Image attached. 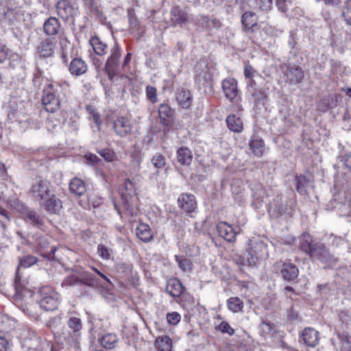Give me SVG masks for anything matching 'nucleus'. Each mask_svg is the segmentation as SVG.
<instances>
[{
    "instance_id": "nucleus-46",
    "label": "nucleus",
    "mask_w": 351,
    "mask_h": 351,
    "mask_svg": "<svg viewBox=\"0 0 351 351\" xmlns=\"http://www.w3.org/2000/svg\"><path fill=\"white\" fill-rule=\"evenodd\" d=\"M337 339L341 344V351H351V337L344 333H338Z\"/></svg>"
},
{
    "instance_id": "nucleus-7",
    "label": "nucleus",
    "mask_w": 351,
    "mask_h": 351,
    "mask_svg": "<svg viewBox=\"0 0 351 351\" xmlns=\"http://www.w3.org/2000/svg\"><path fill=\"white\" fill-rule=\"evenodd\" d=\"M247 249V262L249 265H254L258 259L267 253V245L261 239L250 240Z\"/></svg>"
},
{
    "instance_id": "nucleus-25",
    "label": "nucleus",
    "mask_w": 351,
    "mask_h": 351,
    "mask_svg": "<svg viewBox=\"0 0 351 351\" xmlns=\"http://www.w3.org/2000/svg\"><path fill=\"white\" fill-rule=\"evenodd\" d=\"M43 32L47 36L58 35L61 31V24L59 20L54 17H49L43 24Z\"/></svg>"
},
{
    "instance_id": "nucleus-60",
    "label": "nucleus",
    "mask_w": 351,
    "mask_h": 351,
    "mask_svg": "<svg viewBox=\"0 0 351 351\" xmlns=\"http://www.w3.org/2000/svg\"><path fill=\"white\" fill-rule=\"evenodd\" d=\"M97 252L103 259L109 260L111 258V250L104 245H99Z\"/></svg>"
},
{
    "instance_id": "nucleus-20",
    "label": "nucleus",
    "mask_w": 351,
    "mask_h": 351,
    "mask_svg": "<svg viewBox=\"0 0 351 351\" xmlns=\"http://www.w3.org/2000/svg\"><path fill=\"white\" fill-rule=\"evenodd\" d=\"M195 23L207 30L219 29L221 26V23L219 19L216 18L209 19L204 15L197 16L195 19Z\"/></svg>"
},
{
    "instance_id": "nucleus-4",
    "label": "nucleus",
    "mask_w": 351,
    "mask_h": 351,
    "mask_svg": "<svg viewBox=\"0 0 351 351\" xmlns=\"http://www.w3.org/2000/svg\"><path fill=\"white\" fill-rule=\"evenodd\" d=\"M293 211L294 208L292 203L289 204L287 201L284 202L282 195L276 197L269 208L271 215L276 218L287 219L293 215Z\"/></svg>"
},
{
    "instance_id": "nucleus-31",
    "label": "nucleus",
    "mask_w": 351,
    "mask_h": 351,
    "mask_svg": "<svg viewBox=\"0 0 351 351\" xmlns=\"http://www.w3.org/2000/svg\"><path fill=\"white\" fill-rule=\"evenodd\" d=\"M187 21L186 13L178 6L172 8L171 10V23L173 26H182Z\"/></svg>"
},
{
    "instance_id": "nucleus-52",
    "label": "nucleus",
    "mask_w": 351,
    "mask_h": 351,
    "mask_svg": "<svg viewBox=\"0 0 351 351\" xmlns=\"http://www.w3.org/2000/svg\"><path fill=\"white\" fill-rule=\"evenodd\" d=\"M152 163L156 169H162L166 165V158L161 154L154 155L152 158Z\"/></svg>"
},
{
    "instance_id": "nucleus-33",
    "label": "nucleus",
    "mask_w": 351,
    "mask_h": 351,
    "mask_svg": "<svg viewBox=\"0 0 351 351\" xmlns=\"http://www.w3.org/2000/svg\"><path fill=\"white\" fill-rule=\"evenodd\" d=\"M81 283L83 285L90 288H96L99 285H103L100 279L97 278L95 274L88 271L80 273Z\"/></svg>"
},
{
    "instance_id": "nucleus-3",
    "label": "nucleus",
    "mask_w": 351,
    "mask_h": 351,
    "mask_svg": "<svg viewBox=\"0 0 351 351\" xmlns=\"http://www.w3.org/2000/svg\"><path fill=\"white\" fill-rule=\"evenodd\" d=\"M38 261V258L36 256L32 255L24 256L20 259V265L17 267L16 271V276L14 279V288L16 291L15 296L16 299H21L26 293H29V291L25 288L26 282L24 280L21 279V276L19 272V267L24 268L29 267L35 265Z\"/></svg>"
},
{
    "instance_id": "nucleus-11",
    "label": "nucleus",
    "mask_w": 351,
    "mask_h": 351,
    "mask_svg": "<svg viewBox=\"0 0 351 351\" xmlns=\"http://www.w3.org/2000/svg\"><path fill=\"white\" fill-rule=\"evenodd\" d=\"M42 103L45 109L49 112H55L60 108V99L52 92L50 87L43 90Z\"/></svg>"
},
{
    "instance_id": "nucleus-17",
    "label": "nucleus",
    "mask_w": 351,
    "mask_h": 351,
    "mask_svg": "<svg viewBox=\"0 0 351 351\" xmlns=\"http://www.w3.org/2000/svg\"><path fill=\"white\" fill-rule=\"evenodd\" d=\"M129 29L132 33H136L138 38L145 33V27L141 25L133 9L128 10Z\"/></svg>"
},
{
    "instance_id": "nucleus-26",
    "label": "nucleus",
    "mask_w": 351,
    "mask_h": 351,
    "mask_svg": "<svg viewBox=\"0 0 351 351\" xmlns=\"http://www.w3.org/2000/svg\"><path fill=\"white\" fill-rule=\"evenodd\" d=\"M217 232L221 237L228 242H233L236 239L237 232L232 226L226 222H220L217 226Z\"/></svg>"
},
{
    "instance_id": "nucleus-30",
    "label": "nucleus",
    "mask_w": 351,
    "mask_h": 351,
    "mask_svg": "<svg viewBox=\"0 0 351 351\" xmlns=\"http://www.w3.org/2000/svg\"><path fill=\"white\" fill-rule=\"evenodd\" d=\"M302 340L309 347H315L319 342V332L313 328H306L302 333Z\"/></svg>"
},
{
    "instance_id": "nucleus-10",
    "label": "nucleus",
    "mask_w": 351,
    "mask_h": 351,
    "mask_svg": "<svg viewBox=\"0 0 351 351\" xmlns=\"http://www.w3.org/2000/svg\"><path fill=\"white\" fill-rule=\"evenodd\" d=\"M56 50V41L51 38L43 39L37 46L36 52L40 58H48L54 56Z\"/></svg>"
},
{
    "instance_id": "nucleus-19",
    "label": "nucleus",
    "mask_w": 351,
    "mask_h": 351,
    "mask_svg": "<svg viewBox=\"0 0 351 351\" xmlns=\"http://www.w3.org/2000/svg\"><path fill=\"white\" fill-rule=\"evenodd\" d=\"M195 80L199 85H205L211 80L209 69L206 64L198 63L195 69Z\"/></svg>"
},
{
    "instance_id": "nucleus-44",
    "label": "nucleus",
    "mask_w": 351,
    "mask_h": 351,
    "mask_svg": "<svg viewBox=\"0 0 351 351\" xmlns=\"http://www.w3.org/2000/svg\"><path fill=\"white\" fill-rule=\"evenodd\" d=\"M118 341V338L115 334L108 333L104 335L101 340V345L106 349H112L114 348Z\"/></svg>"
},
{
    "instance_id": "nucleus-57",
    "label": "nucleus",
    "mask_w": 351,
    "mask_h": 351,
    "mask_svg": "<svg viewBox=\"0 0 351 351\" xmlns=\"http://www.w3.org/2000/svg\"><path fill=\"white\" fill-rule=\"evenodd\" d=\"M88 202L89 206L97 208L103 203V199L98 194L91 193L88 197Z\"/></svg>"
},
{
    "instance_id": "nucleus-50",
    "label": "nucleus",
    "mask_w": 351,
    "mask_h": 351,
    "mask_svg": "<svg viewBox=\"0 0 351 351\" xmlns=\"http://www.w3.org/2000/svg\"><path fill=\"white\" fill-rule=\"evenodd\" d=\"M176 260L179 265V267L184 271L187 272L191 270L192 263L190 260L184 256H175Z\"/></svg>"
},
{
    "instance_id": "nucleus-39",
    "label": "nucleus",
    "mask_w": 351,
    "mask_h": 351,
    "mask_svg": "<svg viewBox=\"0 0 351 351\" xmlns=\"http://www.w3.org/2000/svg\"><path fill=\"white\" fill-rule=\"evenodd\" d=\"M95 53L98 56H104L107 53L108 46L98 36H93L89 40Z\"/></svg>"
},
{
    "instance_id": "nucleus-37",
    "label": "nucleus",
    "mask_w": 351,
    "mask_h": 351,
    "mask_svg": "<svg viewBox=\"0 0 351 351\" xmlns=\"http://www.w3.org/2000/svg\"><path fill=\"white\" fill-rule=\"evenodd\" d=\"M177 159L182 165H189L193 160L191 151L186 147H180L177 152Z\"/></svg>"
},
{
    "instance_id": "nucleus-34",
    "label": "nucleus",
    "mask_w": 351,
    "mask_h": 351,
    "mask_svg": "<svg viewBox=\"0 0 351 351\" xmlns=\"http://www.w3.org/2000/svg\"><path fill=\"white\" fill-rule=\"evenodd\" d=\"M226 122L228 129L235 133H240L243 130L242 119L235 114H230L226 117Z\"/></svg>"
},
{
    "instance_id": "nucleus-41",
    "label": "nucleus",
    "mask_w": 351,
    "mask_h": 351,
    "mask_svg": "<svg viewBox=\"0 0 351 351\" xmlns=\"http://www.w3.org/2000/svg\"><path fill=\"white\" fill-rule=\"evenodd\" d=\"M26 219L33 226L42 229L45 226L44 220L34 210H28L25 213Z\"/></svg>"
},
{
    "instance_id": "nucleus-42",
    "label": "nucleus",
    "mask_w": 351,
    "mask_h": 351,
    "mask_svg": "<svg viewBox=\"0 0 351 351\" xmlns=\"http://www.w3.org/2000/svg\"><path fill=\"white\" fill-rule=\"evenodd\" d=\"M249 145L256 156L258 158L263 156L264 153V142L261 138L256 136L252 137Z\"/></svg>"
},
{
    "instance_id": "nucleus-54",
    "label": "nucleus",
    "mask_w": 351,
    "mask_h": 351,
    "mask_svg": "<svg viewBox=\"0 0 351 351\" xmlns=\"http://www.w3.org/2000/svg\"><path fill=\"white\" fill-rule=\"evenodd\" d=\"M97 153L107 162H112L116 159V154L110 149H102Z\"/></svg>"
},
{
    "instance_id": "nucleus-59",
    "label": "nucleus",
    "mask_w": 351,
    "mask_h": 351,
    "mask_svg": "<svg viewBox=\"0 0 351 351\" xmlns=\"http://www.w3.org/2000/svg\"><path fill=\"white\" fill-rule=\"evenodd\" d=\"M279 11L286 12L292 4V0H275Z\"/></svg>"
},
{
    "instance_id": "nucleus-51",
    "label": "nucleus",
    "mask_w": 351,
    "mask_h": 351,
    "mask_svg": "<svg viewBox=\"0 0 351 351\" xmlns=\"http://www.w3.org/2000/svg\"><path fill=\"white\" fill-rule=\"evenodd\" d=\"M147 99L152 104H156L158 101L157 89L156 87L147 85L145 88Z\"/></svg>"
},
{
    "instance_id": "nucleus-6",
    "label": "nucleus",
    "mask_w": 351,
    "mask_h": 351,
    "mask_svg": "<svg viewBox=\"0 0 351 351\" xmlns=\"http://www.w3.org/2000/svg\"><path fill=\"white\" fill-rule=\"evenodd\" d=\"M41 298L39 304L41 308L45 311H53L58 308L60 301V295L51 287H43L40 291Z\"/></svg>"
},
{
    "instance_id": "nucleus-49",
    "label": "nucleus",
    "mask_w": 351,
    "mask_h": 351,
    "mask_svg": "<svg viewBox=\"0 0 351 351\" xmlns=\"http://www.w3.org/2000/svg\"><path fill=\"white\" fill-rule=\"evenodd\" d=\"M296 32L294 30L289 32V36L288 40V45L291 49V53L294 55L298 54L300 51L298 44L297 42Z\"/></svg>"
},
{
    "instance_id": "nucleus-55",
    "label": "nucleus",
    "mask_w": 351,
    "mask_h": 351,
    "mask_svg": "<svg viewBox=\"0 0 351 351\" xmlns=\"http://www.w3.org/2000/svg\"><path fill=\"white\" fill-rule=\"evenodd\" d=\"M82 285L80 280V275H71L66 278L62 282V285L64 286H76Z\"/></svg>"
},
{
    "instance_id": "nucleus-21",
    "label": "nucleus",
    "mask_w": 351,
    "mask_h": 351,
    "mask_svg": "<svg viewBox=\"0 0 351 351\" xmlns=\"http://www.w3.org/2000/svg\"><path fill=\"white\" fill-rule=\"evenodd\" d=\"M178 202L180 208L186 213L193 212L197 207L195 197L191 194H181L178 199Z\"/></svg>"
},
{
    "instance_id": "nucleus-45",
    "label": "nucleus",
    "mask_w": 351,
    "mask_h": 351,
    "mask_svg": "<svg viewBox=\"0 0 351 351\" xmlns=\"http://www.w3.org/2000/svg\"><path fill=\"white\" fill-rule=\"evenodd\" d=\"M227 306L230 311L235 313L243 311V302L238 297H232L227 300Z\"/></svg>"
},
{
    "instance_id": "nucleus-15",
    "label": "nucleus",
    "mask_w": 351,
    "mask_h": 351,
    "mask_svg": "<svg viewBox=\"0 0 351 351\" xmlns=\"http://www.w3.org/2000/svg\"><path fill=\"white\" fill-rule=\"evenodd\" d=\"M221 86L225 97L230 101L234 99L239 94L237 82L234 78L223 80Z\"/></svg>"
},
{
    "instance_id": "nucleus-32",
    "label": "nucleus",
    "mask_w": 351,
    "mask_h": 351,
    "mask_svg": "<svg viewBox=\"0 0 351 351\" xmlns=\"http://www.w3.org/2000/svg\"><path fill=\"white\" fill-rule=\"evenodd\" d=\"M38 245L40 247L41 250L43 251L41 252V255L49 260H55V252L57 250V247L55 246H51L50 247V251L48 252L47 250L49 247V242L47 239L45 237H40L38 239Z\"/></svg>"
},
{
    "instance_id": "nucleus-14",
    "label": "nucleus",
    "mask_w": 351,
    "mask_h": 351,
    "mask_svg": "<svg viewBox=\"0 0 351 351\" xmlns=\"http://www.w3.org/2000/svg\"><path fill=\"white\" fill-rule=\"evenodd\" d=\"M119 191L124 206L128 209L136 193L134 183L130 179H126L123 185L120 186Z\"/></svg>"
},
{
    "instance_id": "nucleus-38",
    "label": "nucleus",
    "mask_w": 351,
    "mask_h": 351,
    "mask_svg": "<svg viewBox=\"0 0 351 351\" xmlns=\"http://www.w3.org/2000/svg\"><path fill=\"white\" fill-rule=\"evenodd\" d=\"M69 190L72 193L81 196L86 191V184L82 180L73 178L69 182Z\"/></svg>"
},
{
    "instance_id": "nucleus-29",
    "label": "nucleus",
    "mask_w": 351,
    "mask_h": 351,
    "mask_svg": "<svg viewBox=\"0 0 351 351\" xmlns=\"http://www.w3.org/2000/svg\"><path fill=\"white\" fill-rule=\"evenodd\" d=\"M166 291L171 297L178 298L183 293L184 287L179 279L173 278L167 281Z\"/></svg>"
},
{
    "instance_id": "nucleus-43",
    "label": "nucleus",
    "mask_w": 351,
    "mask_h": 351,
    "mask_svg": "<svg viewBox=\"0 0 351 351\" xmlns=\"http://www.w3.org/2000/svg\"><path fill=\"white\" fill-rule=\"evenodd\" d=\"M158 351H171L172 340L168 336H160L156 339Z\"/></svg>"
},
{
    "instance_id": "nucleus-1",
    "label": "nucleus",
    "mask_w": 351,
    "mask_h": 351,
    "mask_svg": "<svg viewBox=\"0 0 351 351\" xmlns=\"http://www.w3.org/2000/svg\"><path fill=\"white\" fill-rule=\"evenodd\" d=\"M334 190L336 192L326 204L327 209L348 211L351 207V193L349 187L341 185L339 181H337L334 185Z\"/></svg>"
},
{
    "instance_id": "nucleus-9",
    "label": "nucleus",
    "mask_w": 351,
    "mask_h": 351,
    "mask_svg": "<svg viewBox=\"0 0 351 351\" xmlns=\"http://www.w3.org/2000/svg\"><path fill=\"white\" fill-rule=\"evenodd\" d=\"M313 259H317L326 264H335L337 261L332 254H331L326 247L322 243H315L314 247L309 254Z\"/></svg>"
},
{
    "instance_id": "nucleus-22",
    "label": "nucleus",
    "mask_w": 351,
    "mask_h": 351,
    "mask_svg": "<svg viewBox=\"0 0 351 351\" xmlns=\"http://www.w3.org/2000/svg\"><path fill=\"white\" fill-rule=\"evenodd\" d=\"M173 113L174 111L169 105L161 104L158 107L160 123L165 126L171 125L173 121Z\"/></svg>"
},
{
    "instance_id": "nucleus-18",
    "label": "nucleus",
    "mask_w": 351,
    "mask_h": 351,
    "mask_svg": "<svg viewBox=\"0 0 351 351\" xmlns=\"http://www.w3.org/2000/svg\"><path fill=\"white\" fill-rule=\"evenodd\" d=\"M285 74L291 84H299L304 79V72L302 68L296 65L287 66Z\"/></svg>"
},
{
    "instance_id": "nucleus-62",
    "label": "nucleus",
    "mask_w": 351,
    "mask_h": 351,
    "mask_svg": "<svg viewBox=\"0 0 351 351\" xmlns=\"http://www.w3.org/2000/svg\"><path fill=\"white\" fill-rule=\"evenodd\" d=\"M83 1L89 12H94L96 14L100 13L99 9L95 0H83Z\"/></svg>"
},
{
    "instance_id": "nucleus-5",
    "label": "nucleus",
    "mask_w": 351,
    "mask_h": 351,
    "mask_svg": "<svg viewBox=\"0 0 351 351\" xmlns=\"http://www.w3.org/2000/svg\"><path fill=\"white\" fill-rule=\"evenodd\" d=\"M121 56V50L119 45L114 42L110 49V55L105 64V72L110 80H112L119 73V60Z\"/></svg>"
},
{
    "instance_id": "nucleus-48",
    "label": "nucleus",
    "mask_w": 351,
    "mask_h": 351,
    "mask_svg": "<svg viewBox=\"0 0 351 351\" xmlns=\"http://www.w3.org/2000/svg\"><path fill=\"white\" fill-rule=\"evenodd\" d=\"M86 110L89 114V118L92 119L97 127V130H101V125L102 124V120L101 116L98 112L96 111L94 107L92 106H86Z\"/></svg>"
},
{
    "instance_id": "nucleus-61",
    "label": "nucleus",
    "mask_w": 351,
    "mask_h": 351,
    "mask_svg": "<svg viewBox=\"0 0 351 351\" xmlns=\"http://www.w3.org/2000/svg\"><path fill=\"white\" fill-rule=\"evenodd\" d=\"M166 317H167V322L171 325L178 324L180 322V319H181L180 315L177 312L169 313L167 314Z\"/></svg>"
},
{
    "instance_id": "nucleus-47",
    "label": "nucleus",
    "mask_w": 351,
    "mask_h": 351,
    "mask_svg": "<svg viewBox=\"0 0 351 351\" xmlns=\"http://www.w3.org/2000/svg\"><path fill=\"white\" fill-rule=\"evenodd\" d=\"M254 101L258 104H264L267 99V94L265 91L262 88H254L252 90H250Z\"/></svg>"
},
{
    "instance_id": "nucleus-28",
    "label": "nucleus",
    "mask_w": 351,
    "mask_h": 351,
    "mask_svg": "<svg viewBox=\"0 0 351 351\" xmlns=\"http://www.w3.org/2000/svg\"><path fill=\"white\" fill-rule=\"evenodd\" d=\"M176 101L182 108L188 109L193 102V96L189 90L184 88L178 89Z\"/></svg>"
},
{
    "instance_id": "nucleus-2",
    "label": "nucleus",
    "mask_w": 351,
    "mask_h": 351,
    "mask_svg": "<svg viewBox=\"0 0 351 351\" xmlns=\"http://www.w3.org/2000/svg\"><path fill=\"white\" fill-rule=\"evenodd\" d=\"M57 14L64 22L75 25V17L80 14L75 0H60L56 4Z\"/></svg>"
},
{
    "instance_id": "nucleus-58",
    "label": "nucleus",
    "mask_w": 351,
    "mask_h": 351,
    "mask_svg": "<svg viewBox=\"0 0 351 351\" xmlns=\"http://www.w3.org/2000/svg\"><path fill=\"white\" fill-rule=\"evenodd\" d=\"M244 75L246 79L261 77V75L258 73V71H256L250 64H247L245 66Z\"/></svg>"
},
{
    "instance_id": "nucleus-27",
    "label": "nucleus",
    "mask_w": 351,
    "mask_h": 351,
    "mask_svg": "<svg viewBox=\"0 0 351 351\" xmlns=\"http://www.w3.org/2000/svg\"><path fill=\"white\" fill-rule=\"evenodd\" d=\"M60 58L64 64H67L70 58H73V47L66 37L60 38Z\"/></svg>"
},
{
    "instance_id": "nucleus-64",
    "label": "nucleus",
    "mask_w": 351,
    "mask_h": 351,
    "mask_svg": "<svg viewBox=\"0 0 351 351\" xmlns=\"http://www.w3.org/2000/svg\"><path fill=\"white\" fill-rule=\"evenodd\" d=\"M323 102L326 105V109H324V110H326L329 108H334L337 105V95L328 96L327 98L323 99Z\"/></svg>"
},
{
    "instance_id": "nucleus-36",
    "label": "nucleus",
    "mask_w": 351,
    "mask_h": 351,
    "mask_svg": "<svg viewBox=\"0 0 351 351\" xmlns=\"http://www.w3.org/2000/svg\"><path fill=\"white\" fill-rule=\"evenodd\" d=\"M241 22L246 29L254 32L258 29L257 19L254 12H245L242 15Z\"/></svg>"
},
{
    "instance_id": "nucleus-24",
    "label": "nucleus",
    "mask_w": 351,
    "mask_h": 351,
    "mask_svg": "<svg viewBox=\"0 0 351 351\" xmlns=\"http://www.w3.org/2000/svg\"><path fill=\"white\" fill-rule=\"evenodd\" d=\"M87 64L80 58H73L69 65V71L73 76H80L86 73Z\"/></svg>"
},
{
    "instance_id": "nucleus-8",
    "label": "nucleus",
    "mask_w": 351,
    "mask_h": 351,
    "mask_svg": "<svg viewBox=\"0 0 351 351\" xmlns=\"http://www.w3.org/2000/svg\"><path fill=\"white\" fill-rule=\"evenodd\" d=\"M53 192L52 185L46 180H36L29 189L30 195L40 203Z\"/></svg>"
},
{
    "instance_id": "nucleus-63",
    "label": "nucleus",
    "mask_w": 351,
    "mask_h": 351,
    "mask_svg": "<svg viewBox=\"0 0 351 351\" xmlns=\"http://www.w3.org/2000/svg\"><path fill=\"white\" fill-rule=\"evenodd\" d=\"M217 329L222 333H227L229 335L234 334V330L226 322H222L219 325H218Z\"/></svg>"
},
{
    "instance_id": "nucleus-53",
    "label": "nucleus",
    "mask_w": 351,
    "mask_h": 351,
    "mask_svg": "<svg viewBox=\"0 0 351 351\" xmlns=\"http://www.w3.org/2000/svg\"><path fill=\"white\" fill-rule=\"evenodd\" d=\"M262 333L272 335L275 333V325L269 322L263 321L260 326Z\"/></svg>"
},
{
    "instance_id": "nucleus-13",
    "label": "nucleus",
    "mask_w": 351,
    "mask_h": 351,
    "mask_svg": "<svg viewBox=\"0 0 351 351\" xmlns=\"http://www.w3.org/2000/svg\"><path fill=\"white\" fill-rule=\"evenodd\" d=\"M280 273L284 280L291 282L295 280L299 274L298 268L295 265L290 262L278 263Z\"/></svg>"
},
{
    "instance_id": "nucleus-16",
    "label": "nucleus",
    "mask_w": 351,
    "mask_h": 351,
    "mask_svg": "<svg viewBox=\"0 0 351 351\" xmlns=\"http://www.w3.org/2000/svg\"><path fill=\"white\" fill-rule=\"evenodd\" d=\"M113 130L117 135L124 137L131 132L130 121L125 117H119L112 121Z\"/></svg>"
},
{
    "instance_id": "nucleus-12",
    "label": "nucleus",
    "mask_w": 351,
    "mask_h": 351,
    "mask_svg": "<svg viewBox=\"0 0 351 351\" xmlns=\"http://www.w3.org/2000/svg\"><path fill=\"white\" fill-rule=\"evenodd\" d=\"M40 204L44 206L45 211L50 215H58L62 208V201L57 197L54 192L51 193Z\"/></svg>"
},
{
    "instance_id": "nucleus-56",
    "label": "nucleus",
    "mask_w": 351,
    "mask_h": 351,
    "mask_svg": "<svg viewBox=\"0 0 351 351\" xmlns=\"http://www.w3.org/2000/svg\"><path fill=\"white\" fill-rule=\"evenodd\" d=\"M69 327L73 332H79L82 329V322L80 318L72 317L68 322Z\"/></svg>"
},
{
    "instance_id": "nucleus-35",
    "label": "nucleus",
    "mask_w": 351,
    "mask_h": 351,
    "mask_svg": "<svg viewBox=\"0 0 351 351\" xmlns=\"http://www.w3.org/2000/svg\"><path fill=\"white\" fill-rule=\"evenodd\" d=\"M136 234L138 239L145 243L149 242L154 237L150 227L146 223H140L136 229Z\"/></svg>"
},
{
    "instance_id": "nucleus-40",
    "label": "nucleus",
    "mask_w": 351,
    "mask_h": 351,
    "mask_svg": "<svg viewBox=\"0 0 351 351\" xmlns=\"http://www.w3.org/2000/svg\"><path fill=\"white\" fill-rule=\"evenodd\" d=\"M299 247L302 251L309 255L312 249L314 247L313 239L308 233H304L299 239Z\"/></svg>"
},
{
    "instance_id": "nucleus-23",
    "label": "nucleus",
    "mask_w": 351,
    "mask_h": 351,
    "mask_svg": "<svg viewBox=\"0 0 351 351\" xmlns=\"http://www.w3.org/2000/svg\"><path fill=\"white\" fill-rule=\"evenodd\" d=\"M313 176L311 174L300 175L295 177V185L300 195H306L308 189L311 186Z\"/></svg>"
}]
</instances>
